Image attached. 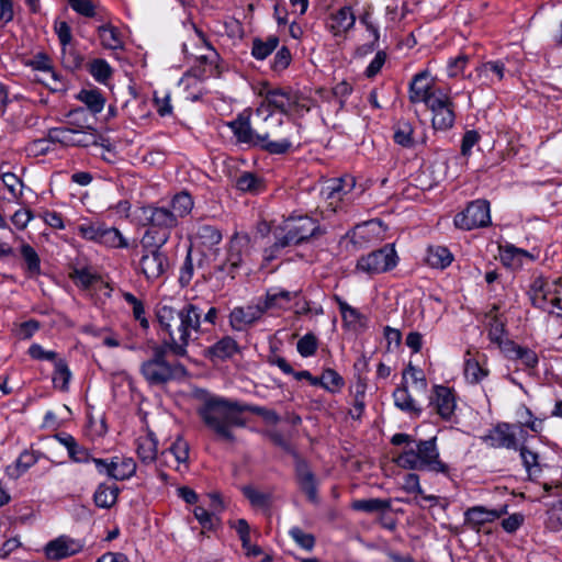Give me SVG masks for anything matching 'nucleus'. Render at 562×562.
Segmentation results:
<instances>
[{"mask_svg":"<svg viewBox=\"0 0 562 562\" xmlns=\"http://www.w3.org/2000/svg\"><path fill=\"white\" fill-rule=\"evenodd\" d=\"M255 125L247 120H235L229 126L240 143L259 147L272 155H282L292 147V138L297 133L296 126L274 115L266 104H260L255 113Z\"/></svg>","mask_w":562,"mask_h":562,"instance_id":"1","label":"nucleus"},{"mask_svg":"<svg viewBox=\"0 0 562 562\" xmlns=\"http://www.w3.org/2000/svg\"><path fill=\"white\" fill-rule=\"evenodd\" d=\"M155 314L159 329L165 335L162 346L177 357L187 356L188 346L198 340L202 333V310L193 303L176 308L160 302Z\"/></svg>","mask_w":562,"mask_h":562,"instance_id":"2","label":"nucleus"},{"mask_svg":"<svg viewBox=\"0 0 562 562\" xmlns=\"http://www.w3.org/2000/svg\"><path fill=\"white\" fill-rule=\"evenodd\" d=\"M204 425L217 438L234 442L235 427H245L246 420L241 416V403L222 396H209L198 409Z\"/></svg>","mask_w":562,"mask_h":562,"instance_id":"3","label":"nucleus"},{"mask_svg":"<svg viewBox=\"0 0 562 562\" xmlns=\"http://www.w3.org/2000/svg\"><path fill=\"white\" fill-rule=\"evenodd\" d=\"M437 438L416 440L413 446L405 448L394 458V462L402 469L415 471H431L448 473L449 467L441 461L437 448Z\"/></svg>","mask_w":562,"mask_h":562,"instance_id":"4","label":"nucleus"},{"mask_svg":"<svg viewBox=\"0 0 562 562\" xmlns=\"http://www.w3.org/2000/svg\"><path fill=\"white\" fill-rule=\"evenodd\" d=\"M167 350L169 349L166 346H156L153 348L151 357L143 362L140 371L149 384H165L186 373L181 363H169L166 360Z\"/></svg>","mask_w":562,"mask_h":562,"instance_id":"5","label":"nucleus"},{"mask_svg":"<svg viewBox=\"0 0 562 562\" xmlns=\"http://www.w3.org/2000/svg\"><path fill=\"white\" fill-rule=\"evenodd\" d=\"M281 232L282 235L279 236L280 246L300 245L325 233L318 223L307 215L289 217L283 222Z\"/></svg>","mask_w":562,"mask_h":562,"instance_id":"6","label":"nucleus"},{"mask_svg":"<svg viewBox=\"0 0 562 562\" xmlns=\"http://www.w3.org/2000/svg\"><path fill=\"white\" fill-rule=\"evenodd\" d=\"M252 251V241L248 234H234L227 245V254L224 262L216 267V271L235 278L236 273L249 260Z\"/></svg>","mask_w":562,"mask_h":562,"instance_id":"7","label":"nucleus"},{"mask_svg":"<svg viewBox=\"0 0 562 562\" xmlns=\"http://www.w3.org/2000/svg\"><path fill=\"white\" fill-rule=\"evenodd\" d=\"M397 263V255L393 246L384 247L371 251L360 257L357 262V269L368 274H379L393 269Z\"/></svg>","mask_w":562,"mask_h":562,"instance_id":"8","label":"nucleus"},{"mask_svg":"<svg viewBox=\"0 0 562 562\" xmlns=\"http://www.w3.org/2000/svg\"><path fill=\"white\" fill-rule=\"evenodd\" d=\"M490 223V204L485 200L471 202L463 212L458 213L454 217L456 226L464 231L484 227Z\"/></svg>","mask_w":562,"mask_h":562,"instance_id":"9","label":"nucleus"},{"mask_svg":"<svg viewBox=\"0 0 562 562\" xmlns=\"http://www.w3.org/2000/svg\"><path fill=\"white\" fill-rule=\"evenodd\" d=\"M442 89L436 87L435 78L428 70H423L416 74L411 83L408 98L412 103L430 104L439 93H445Z\"/></svg>","mask_w":562,"mask_h":562,"instance_id":"10","label":"nucleus"},{"mask_svg":"<svg viewBox=\"0 0 562 562\" xmlns=\"http://www.w3.org/2000/svg\"><path fill=\"white\" fill-rule=\"evenodd\" d=\"M543 295H551L550 303L553 307H561L562 302V282L560 279L546 280L541 277L536 278L529 290V296L533 306H543Z\"/></svg>","mask_w":562,"mask_h":562,"instance_id":"11","label":"nucleus"},{"mask_svg":"<svg viewBox=\"0 0 562 562\" xmlns=\"http://www.w3.org/2000/svg\"><path fill=\"white\" fill-rule=\"evenodd\" d=\"M169 267L170 262L168 256L162 250L143 251L139 259L140 272L149 282L162 278Z\"/></svg>","mask_w":562,"mask_h":562,"instance_id":"12","label":"nucleus"},{"mask_svg":"<svg viewBox=\"0 0 562 562\" xmlns=\"http://www.w3.org/2000/svg\"><path fill=\"white\" fill-rule=\"evenodd\" d=\"M355 188V179L351 177L334 178L325 182L322 188V195L327 202L331 212H337L339 203L344 202Z\"/></svg>","mask_w":562,"mask_h":562,"instance_id":"13","label":"nucleus"},{"mask_svg":"<svg viewBox=\"0 0 562 562\" xmlns=\"http://www.w3.org/2000/svg\"><path fill=\"white\" fill-rule=\"evenodd\" d=\"M517 429L518 425L501 423L492 428L482 439L492 448L516 450L518 449Z\"/></svg>","mask_w":562,"mask_h":562,"instance_id":"14","label":"nucleus"},{"mask_svg":"<svg viewBox=\"0 0 562 562\" xmlns=\"http://www.w3.org/2000/svg\"><path fill=\"white\" fill-rule=\"evenodd\" d=\"M427 108L432 112V126L436 130L445 131L453 125V102L447 92L439 93Z\"/></svg>","mask_w":562,"mask_h":562,"instance_id":"15","label":"nucleus"},{"mask_svg":"<svg viewBox=\"0 0 562 562\" xmlns=\"http://www.w3.org/2000/svg\"><path fill=\"white\" fill-rule=\"evenodd\" d=\"M260 94L263 97L261 104H266L269 110L274 108L284 114L291 112L297 104V97L290 89H262Z\"/></svg>","mask_w":562,"mask_h":562,"instance_id":"16","label":"nucleus"},{"mask_svg":"<svg viewBox=\"0 0 562 562\" xmlns=\"http://www.w3.org/2000/svg\"><path fill=\"white\" fill-rule=\"evenodd\" d=\"M430 406L442 419L450 420L457 407L453 392L447 386L435 385L430 396Z\"/></svg>","mask_w":562,"mask_h":562,"instance_id":"17","label":"nucleus"},{"mask_svg":"<svg viewBox=\"0 0 562 562\" xmlns=\"http://www.w3.org/2000/svg\"><path fill=\"white\" fill-rule=\"evenodd\" d=\"M142 213L148 225L153 228H159L161 232L170 234V231L178 225V221L169 207L149 205L143 207Z\"/></svg>","mask_w":562,"mask_h":562,"instance_id":"18","label":"nucleus"},{"mask_svg":"<svg viewBox=\"0 0 562 562\" xmlns=\"http://www.w3.org/2000/svg\"><path fill=\"white\" fill-rule=\"evenodd\" d=\"M267 311L262 308V303L255 305L235 307L229 314V323L236 330H243L261 318Z\"/></svg>","mask_w":562,"mask_h":562,"instance_id":"19","label":"nucleus"},{"mask_svg":"<svg viewBox=\"0 0 562 562\" xmlns=\"http://www.w3.org/2000/svg\"><path fill=\"white\" fill-rule=\"evenodd\" d=\"M81 549L82 544L80 542L61 536L46 544L45 554L49 560L59 561L80 552Z\"/></svg>","mask_w":562,"mask_h":562,"instance_id":"20","label":"nucleus"},{"mask_svg":"<svg viewBox=\"0 0 562 562\" xmlns=\"http://www.w3.org/2000/svg\"><path fill=\"white\" fill-rule=\"evenodd\" d=\"M507 514V505H503L496 509H487L484 506H473L468 508L464 513L465 525L472 529H476L480 526L492 522L499 517Z\"/></svg>","mask_w":562,"mask_h":562,"instance_id":"21","label":"nucleus"},{"mask_svg":"<svg viewBox=\"0 0 562 562\" xmlns=\"http://www.w3.org/2000/svg\"><path fill=\"white\" fill-rule=\"evenodd\" d=\"M295 474L300 488L306 494L308 501L312 503L317 502V487L315 476L310 470L307 463L303 460H297L295 463Z\"/></svg>","mask_w":562,"mask_h":562,"instance_id":"22","label":"nucleus"},{"mask_svg":"<svg viewBox=\"0 0 562 562\" xmlns=\"http://www.w3.org/2000/svg\"><path fill=\"white\" fill-rule=\"evenodd\" d=\"M189 443L182 438H177L176 441L165 451L161 452L160 462L170 467L172 465L169 458H173L177 469L181 470V465L187 468L189 460Z\"/></svg>","mask_w":562,"mask_h":562,"instance_id":"23","label":"nucleus"},{"mask_svg":"<svg viewBox=\"0 0 562 562\" xmlns=\"http://www.w3.org/2000/svg\"><path fill=\"white\" fill-rule=\"evenodd\" d=\"M503 353L510 360H520L524 366L530 369L536 368L539 361L533 350L515 342H506L503 346Z\"/></svg>","mask_w":562,"mask_h":562,"instance_id":"24","label":"nucleus"},{"mask_svg":"<svg viewBox=\"0 0 562 562\" xmlns=\"http://www.w3.org/2000/svg\"><path fill=\"white\" fill-rule=\"evenodd\" d=\"M137 456L145 464H150L157 460L158 440L153 431L137 439Z\"/></svg>","mask_w":562,"mask_h":562,"instance_id":"25","label":"nucleus"},{"mask_svg":"<svg viewBox=\"0 0 562 562\" xmlns=\"http://www.w3.org/2000/svg\"><path fill=\"white\" fill-rule=\"evenodd\" d=\"M136 472V462L132 458L114 457L110 461V477L124 481Z\"/></svg>","mask_w":562,"mask_h":562,"instance_id":"26","label":"nucleus"},{"mask_svg":"<svg viewBox=\"0 0 562 562\" xmlns=\"http://www.w3.org/2000/svg\"><path fill=\"white\" fill-rule=\"evenodd\" d=\"M355 21L356 18L351 8L344 7L331 15L329 27L335 35H338L350 30L353 26Z\"/></svg>","mask_w":562,"mask_h":562,"instance_id":"27","label":"nucleus"},{"mask_svg":"<svg viewBox=\"0 0 562 562\" xmlns=\"http://www.w3.org/2000/svg\"><path fill=\"white\" fill-rule=\"evenodd\" d=\"M195 238L206 247H213L221 243L222 232L207 223H198L194 231Z\"/></svg>","mask_w":562,"mask_h":562,"instance_id":"28","label":"nucleus"},{"mask_svg":"<svg viewBox=\"0 0 562 562\" xmlns=\"http://www.w3.org/2000/svg\"><path fill=\"white\" fill-rule=\"evenodd\" d=\"M394 404L401 411L411 415L419 416L422 408L417 406L415 400L409 394L407 387L401 386L393 392Z\"/></svg>","mask_w":562,"mask_h":562,"instance_id":"29","label":"nucleus"},{"mask_svg":"<svg viewBox=\"0 0 562 562\" xmlns=\"http://www.w3.org/2000/svg\"><path fill=\"white\" fill-rule=\"evenodd\" d=\"M238 350L237 342L231 337H224L207 350L212 360H225L233 357Z\"/></svg>","mask_w":562,"mask_h":562,"instance_id":"30","label":"nucleus"},{"mask_svg":"<svg viewBox=\"0 0 562 562\" xmlns=\"http://www.w3.org/2000/svg\"><path fill=\"white\" fill-rule=\"evenodd\" d=\"M37 461L34 452L23 451L13 464L7 467L5 472L11 479H19Z\"/></svg>","mask_w":562,"mask_h":562,"instance_id":"31","label":"nucleus"},{"mask_svg":"<svg viewBox=\"0 0 562 562\" xmlns=\"http://www.w3.org/2000/svg\"><path fill=\"white\" fill-rule=\"evenodd\" d=\"M119 492L120 490L116 485H106L102 483L98 485L94 492V504L100 508H111L116 503Z\"/></svg>","mask_w":562,"mask_h":562,"instance_id":"32","label":"nucleus"},{"mask_svg":"<svg viewBox=\"0 0 562 562\" xmlns=\"http://www.w3.org/2000/svg\"><path fill=\"white\" fill-rule=\"evenodd\" d=\"M169 233L158 232L155 228H149L145 232L140 239L143 251L161 250V247L168 241Z\"/></svg>","mask_w":562,"mask_h":562,"instance_id":"33","label":"nucleus"},{"mask_svg":"<svg viewBox=\"0 0 562 562\" xmlns=\"http://www.w3.org/2000/svg\"><path fill=\"white\" fill-rule=\"evenodd\" d=\"M477 76L490 82L502 81L505 77V64L502 60L487 61L476 68Z\"/></svg>","mask_w":562,"mask_h":562,"instance_id":"34","label":"nucleus"},{"mask_svg":"<svg viewBox=\"0 0 562 562\" xmlns=\"http://www.w3.org/2000/svg\"><path fill=\"white\" fill-rule=\"evenodd\" d=\"M427 263L437 269H445L452 261V255L447 247L443 246H434L428 248Z\"/></svg>","mask_w":562,"mask_h":562,"instance_id":"35","label":"nucleus"},{"mask_svg":"<svg viewBox=\"0 0 562 562\" xmlns=\"http://www.w3.org/2000/svg\"><path fill=\"white\" fill-rule=\"evenodd\" d=\"M279 45L277 36H268L266 40L255 38L252 41L251 55L258 59H266Z\"/></svg>","mask_w":562,"mask_h":562,"instance_id":"36","label":"nucleus"},{"mask_svg":"<svg viewBox=\"0 0 562 562\" xmlns=\"http://www.w3.org/2000/svg\"><path fill=\"white\" fill-rule=\"evenodd\" d=\"M193 209V200L187 192L176 194L170 203V212L179 222V218L187 216Z\"/></svg>","mask_w":562,"mask_h":562,"instance_id":"37","label":"nucleus"},{"mask_svg":"<svg viewBox=\"0 0 562 562\" xmlns=\"http://www.w3.org/2000/svg\"><path fill=\"white\" fill-rule=\"evenodd\" d=\"M101 44L108 49H117L123 46L120 32L111 24L101 25L98 29Z\"/></svg>","mask_w":562,"mask_h":562,"instance_id":"38","label":"nucleus"},{"mask_svg":"<svg viewBox=\"0 0 562 562\" xmlns=\"http://www.w3.org/2000/svg\"><path fill=\"white\" fill-rule=\"evenodd\" d=\"M351 507L358 512L378 513L389 510L391 508V502L381 498L357 499L352 502Z\"/></svg>","mask_w":562,"mask_h":562,"instance_id":"39","label":"nucleus"},{"mask_svg":"<svg viewBox=\"0 0 562 562\" xmlns=\"http://www.w3.org/2000/svg\"><path fill=\"white\" fill-rule=\"evenodd\" d=\"M21 256L25 261L27 276L30 278L38 276L41 273V260L35 249L29 244H23Z\"/></svg>","mask_w":562,"mask_h":562,"instance_id":"40","label":"nucleus"},{"mask_svg":"<svg viewBox=\"0 0 562 562\" xmlns=\"http://www.w3.org/2000/svg\"><path fill=\"white\" fill-rule=\"evenodd\" d=\"M470 351H467L465 364H464V376L471 383H479L487 376L488 370L483 368L480 362L472 359Z\"/></svg>","mask_w":562,"mask_h":562,"instance_id":"41","label":"nucleus"},{"mask_svg":"<svg viewBox=\"0 0 562 562\" xmlns=\"http://www.w3.org/2000/svg\"><path fill=\"white\" fill-rule=\"evenodd\" d=\"M296 293L290 291L280 290L278 292H268L262 303V308L268 311L271 308H285L292 297Z\"/></svg>","mask_w":562,"mask_h":562,"instance_id":"42","label":"nucleus"},{"mask_svg":"<svg viewBox=\"0 0 562 562\" xmlns=\"http://www.w3.org/2000/svg\"><path fill=\"white\" fill-rule=\"evenodd\" d=\"M413 133V125L408 121H400L394 126V142L403 147H413L415 144Z\"/></svg>","mask_w":562,"mask_h":562,"instance_id":"43","label":"nucleus"},{"mask_svg":"<svg viewBox=\"0 0 562 562\" xmlns=\"http://www.w3.org/2000/svg\"><path fill=\"white\" fill-rule=\"evenodd\" d=\"M48 137L53 144L75 146V125L54 127L48 130Z\"/></svg>","mask_w":562,"mask_h":562,"instance_id":"44","label":"nucleus"},{"mask_svg":"<svg viewBox=\"0 0 562 562\" xmlns=\"http://www.w3.org/2000/svg\"><path fill=\"white\" fill-rule=\"evenodd\" d=\"M48 137L53 144L75 146V125L54 127L48 130Z\"/></svg>","mask_w":562,"mask_h":562,"instance_id":"45","label":"nucleus"},{"mask_svg":"<svg viewBox=\"0 0 562 562\" xmlns=\"http://www.w3.org/2000/svg\"><path fill=\"white\" fill-rule=\"evenodd\" d=\"M78 99L93 113H100L105 103V99L98 90H81Z\"/></svg>","mask_w":562,"mask_h":562,"instance_id":"46","label":"nucleus"},{"mask_svg":"<svg viewBox=\"0 0 562 562\" xmlns=\"http://www.w3.org/2000/svg\"><path fill=\"white\" fill-rule=\"evenodd\" d=\"M101 233V238L99 240L100 244L112 248L128 247L127 240L123 237L117 228L104 226V229Z\"/></svg>","mask_w":562,"mask_h":562,"instance_id":"47","label":"nucleus"},{"mask_svg":"<svg viewBox=\"0 0 562 562\" xmlns=\"http://www.w3.org/2000/svg\"><path fill=\"white\" fill-rule=\"evenodd\" d=\"M519 451L522 464L526 468L529 476L538 475L541 472L539 454L536 451L529 449L527 446H521Z\"/></svg>","mask_w":562,"mask_h":562,"instance_id":"48","label":"nucleus"},{"mask_svg":"<svg viewBox=\"0 0 562 562\" xmlns=\"http://www.w3.org/2000/svg\"><path fill=\"white\" fill-rule=\"evenodd\" d=\"M99 138L94 128L75 125V146H95L98 145Z\"/></svg>","mask_w":562,"mask_h":562,"instance_id":"49","label":"nucleus"},{"mask_svg":"<svg viewBox=\"0 0 562 562\" xmlns=\"http://www.w3.org/2000/svg\"><path fill=\"white\" fill-rule=\"evenodd\" d=\"M104 226L105 225L100 222H85L77 226V232L82 238L99 243Z\"/></svg>","mask_w":562,"mask_h":562,"instance_id":"50","label":"nucleus"},{"mask_svg":"<svg viewBox=\"0 0 562 562\" xmlns=\"http://www.w3.org/2000/svg\"><path fill=\"white\" fill-rule=\"evenodd\" d=\"M70 378L71 373L67 363L61 359L56 360L55 372L53 375V383L55 387H58L61 391H66L68 389Z\"/></svg>","mask_w":562,"mask_h":562,"instance_id":"51","label":"nucleus"},{"mask_svg":"<svg viewBox=\"0 0 562 562\" xmlns=\"http://www.w3.org/2000/svg\"><path fill=\"white\" fill-rule=\"evenodd\" d=\"M89 72L100 83H105L112 76V68L108 61L98 58L89 64Z\"/></svg>","mask_w":562,"mask_h":562,"instance_id":"52","label":"nucleus"},{"mask_svg":"<svg viewBox=\"0 0 562 562\" xmlns=\"http://www.w3.org/2000/svg\"><path fill=\"white\" fill-rule=\"evenodd\" d=\"M123 297L126 303L132 306L134 318L139 322L144 329H147L149 327V323L145 316V307L143 302L130 292H124Z\"/></svg>","mask_w":562,"mask_h":562,"instance_id":"53","label":"nucleus"},{"mask_svg":"<svg viewBox=\"0 0 562 562\" xmlns=\"http://www.w3.org/2000/svg\"><path fill=\"white\" fill-rule=\"evenodd\" d=\"M33 65L35 69L42 70L53 79L54 86H50L53 90H59L61 88L60 78L53 69L52 63L46 55H37L33 61Z\"/></svg>","mask_w":562,"mask_h":562,"instance_id":"54","label":"nucleus"},{"mask_svg":"<svg viewBox=\"0 0 562 562\" xmlns=\"http://www.w3.org/2000/svg\"><path fill=\"white\" fill-rule=\"evenodd\" d=\"M318 385L335 392L344 385V379L335 370L326 369L318 378Z\"/></svg>","mask_w":562,"mask_h":562,"instance_id":"55","label":"nucleus"},{"mask_svg":"<svg viewBox=\"0 0 562 562\" xmlns=\"http://www.w3.org/2000/svg\"><path fill=\"white\" fill-rule=\"evenodd\" d=\"M504 333H505L504 323L501 322L497 316H494L490 323L488 338L492 342L496 344L502 351H503V346H505L506 342H513L512 340L503 339Z\"/></svg>","mask_w":562,"mask_h":562,"instance_id":"56","label":"nucleus"},{"mask_svg":"<svg viewBox=\"0 0 562 562\" xmlns=\"http://www.w3.org/2000/svg\"><path fill=\"white\" fill-rule=\"evenodd\" d=\"M289 535L297 546L307 551H311L315 546V537L312 533L305 532L300 527H292Z\"/></svg>","mask_w":562,"mask_h":562,"instance_id":"57","label":"nucleus"},{"mask_svg":"<svg viewBox=\"0 0 562 562\" xmlns=\"http://www.w3.org/2000/svg\"><path fill=\"white\" fill-rule=\"evenodd\" d=\"M292 60V55L286 46H282L277 50L271 63V69L274 72H281L289 67Z\"/></svg>","mask_w":562,"mask_h":562,"instance_id":"58","label":"nucleus"},{"mask_svg":"<svg viewBox=\"0 0 562 562\" xmlns=\"http://www.w3.org/2000/svg\"><path fill=\"white\" fill-rule=\"evenodd\" d=\"M244 412H251L258 416H261L269 424H277L279 422L278 414L274 411L268 409L266 407L241 403V414Z\"/></svg>","mask_w":562,"mask_h":562,"instance_id":"59","label":"nucleus"},{"mask_svg":"<svg viewBox=\"0 0 562 562\" xmlns=\"http://www.w3.org/2000/svg\"><path fill=\"white\" fill-rule=\"evenodd\" d=\"M296 349L302 357H311L317 350V339L313 334L304 335L296 345Z\"/></svg>","mask_w":562,"mask_h":562,"instance_id":"60","label":"nucleus"},{"mask_svg":"<svg viewBox=\"0 0 562 562\" xmlns=\"http://www.w3.org/2000/svg\"><path fill=\"white\" fill-rule=\"evenodd\" d=\"M63 65L69 70H76L81 67L83 58L72 48L63 47L61 52Z\"/></svg>","mask_w":562,"mask_h":562,"instance_id":"61","label":"nucleus"},{"mask_svg":"<svg viewBox=\"0 0 562 562\" xmlns=\"http://www.w3.org/2000/svg\"><path fill=\"white\" fill-rule=\"evenodd\" d=\"M243 492L254 506L265 507L270 504V495L262 493L252 486H245Z\"/></svg>","mask_w":562,"mask_h":562,"instance_id":"62","label":"nucleus"},{"mask_svg":"<svg viewBox=\"0 0 562 562\" xmlns=\"http://www.w3.org/2000/svg\"><path fill=\"white\" fill-rule=\"evenodd\" d=\"M236 187L240 191L254 192L258 190V188L260 187V182L255 175L250 172H245L237 178Z\"/></svg>","mask_w":562,"mask_h":562,"instance_id":"63","label":"nucleus"},{"mask_svg":"<svg viewBox=\"0 0 562 562\" xmlns=\"http://www.w3.org/2000/svg\"><path fill=\"white\" fill-rule=\"evenodd\" d=\"M52 144L48 136L46 138L35 139L26 146V151L32 156L45 155L52 149Z\"/></svg>","mask_w":562,"mask_h":562,"instance_id":"64","label":"nucleus"}]
</instances>
